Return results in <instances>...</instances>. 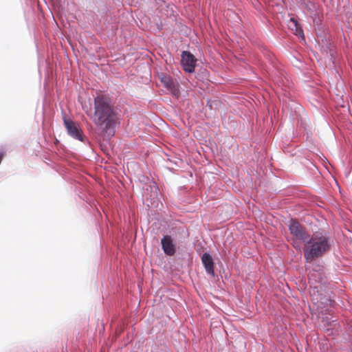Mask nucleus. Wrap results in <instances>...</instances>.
Returning a JSON list of instances; mask_svg holds the SVG:
<instances>
[{
	"label": "nucleus",
	"mask_w": 352,
	"mask_h": 352,
	"mask_svg": "<svg viewBox=\"0 0 352 352\" xmlns=\"http://www.w3.org/2000/svg\"><path fill=\"white\" fill-rule=\"evenodd\" d=\"M94 112L90 107L85 104H82V108L101 133L113 135L116 114L110 98L102 93H98L94 98Z\"/></svg>",
	"instance_id": "f257e3e1"
},
{
	"label": "nucleus",
	"mask_w": 352,
	"mask_h": 352,
	"mask_svg": "<svg viewBox=\"0 0 352 352\" xmlns=\"http://www.w3.org/2000/svg\"><path fill=\"white\" fill-rule=\"evenodd\" d=\"M329 238L321 232H315L305 244L304 256L307 262L311 263L316 258L329 251Z\"/></svg>",
	"instance_id": "f03ea898"
},
{
	"label": "nucleus",
	"mask_w": 352,
	"mask_h": 352,
	"mask_svg": "<svg viewBox=\"0 0 352 352\" xmlns=\"http://www.w3.org/2000/svg\"><path fill=\"white\" fill-rule=\"evenodd\" d=\"M289 230L294 243L297 242H305L309 238V234L306 231L305 228L296 220H291L289 225Z\"/></svg>",
	"instance_id": "7ed1b4c3"
},
{
	"label": "nucleus",
	"mask_w": 352,
	"mask_h": 352,
	"mask_svg": "<svg viewBox=\"0 0 352 352\" xmlns=\"http://www.w3.org/2000/svg\"><path fill=\"white\" fill-rule=\"evenodd\" d=\"M63 122L69 135L74 139L83 141V133L82 131L80 129L78 124L70 119H67L65 116L63 117Z\"/></svg>",
	"instance_id": "20e7f679"
},
{
	"label": "nucleus",
	"mask_w": 352,
	"mask_h": 352,
	"mask_svg": "<svg viewBox=\"0 0 352 352\" xmlns=\"http://www.w3.org/2000/svg\"><path fill=\"white\" fill-rule=\"evenodd\" d=\"M182 64L186 72L192 73L195 71L196 59L189 52L184 51L182 54Z\"/></svg>",
	"instance_id": "39448f33"
},
{
	"label": "nucleus",
	"mask_w": 352,
	"mask_h": 352,
	"mask_svg": "<svg viewBox=\"0 0 352 352\" xmlns=\"http://www.w3.org/2000/svg\"><path fill=\"white\" fill-rule=\"evenodd\" d=\"M160 79L164 87L167 89L173 96H178L179 91L178 85L171 78L170 76L162 74L160 75Z\"/></svg>",
	"instance_id": "423d86ee"
},
{
	"label": "nucleus",
	"mask_w": 352,
	"mask_h": 352,
	"mask_svg": "<svg viewBox=\"0 0 352 352\" xmlns=\"http://www.w3.org/2000/svg\"><path fill=\"white\" fill-rule=\"evenodd\" d=\"M161 243L165 254L169 256H173L175 254V250L170 236H164L161 241Z\"/></svg>",
	"instance_id": "0eeeda50"
},
{
	"label": "nucleus",
	"mask_w": 352,
	"mask_h": 352,
	"mask_svg": "<svg viewBox=\"0 0 352 352\" xmlns=\"http://www.w3.org/2000/svg\"><path fill=\"white\" fill-rule=\"evenodd\" d=\"M201 261L208 274L214 276V263L212 256L208 253H204L201 257Z\"/></svg>",
	"instance_id": "6e6552de"
},
{
	"label": "nucleus",
	"mask_w": 352,
	"mask_h": 352,
	"mask_svg": "<svg viewBox=\"0 0 352 352\" xmlns=\"http://www.w3.org/2000/svg\"><path fill=\"white\" fill-rule=\"evenodd\" d=\"M289 28L294 32V33L298 36H303V31L301 27L299 25L298 21L294 19L291 18L289 23Z\"/></svg>",
	"instance_id": "1a4fd4ad"
},
{
	"label": "nucleus",
	"mask_w": 352,
	"mask_h": 352,
	"mask_svg": "<svg viewBox=\"0 0 352 352\" xmlns=\"http://www.w3.org/2000/svg\"><path fill=\"white\" fill-rule=\"evenodd\" d=\"M328 301H329V305H330V306H332L334 302H333V301H332V300H328Z\"/></svg>",
	"instance_id": "9d476101"
}]
</instances>
